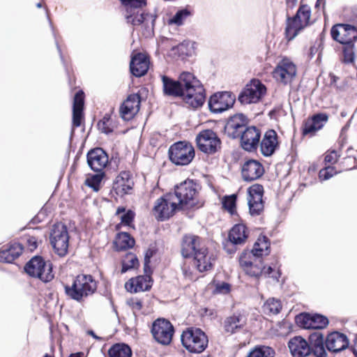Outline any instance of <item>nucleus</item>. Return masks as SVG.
Wrapping results in <instances>:
<instances>
[{
    "mask_svg": "<svg viewBox=\"0 0 357 357\" xmlns=\"http://www.w3.org/2000/svg\"><path fill=\"white\" fill-rule=\"evenodd\" d=\"M248 204L249 212L251 215H259L264 211V202L262 199L264 188L261 185L255 184L248 189Z\"/></svg>",
    "mask_w": 357,
    "mask_h": 357,
    "instance_id": "obj_18",
    "label": "nucleus"
},
{
    "mask_svg": "<svg viewBox=\"0 0 357 357\" xmlns=\"http://www.w3.org/2000/svg\"><path fill=\"white\" fill-rule=\"evenodd\" d=\"M88 334L91 335L93 338L96 340H100V337L97 336L93 331H89Z\"/></svg>",
    "mask_w": 357,
    "mask_h": 357,
    "instance_id": "obj_62",
    "label": "nucleus"
},
{
    "mask_svg": "<svg viewBox=\"0 0 357 357\" xmlns=\"http://www.w3.org/2000/svg\"><path fill=\"white\" fill-rule=\"evenodd\" d=\"M84 354L82 352H77L71 354L68 357H83Z\"/></svg>",
    "mask_w": 357,
    "mask_h": 357,
    "instance_id": "obj_60",
    "label": "nucleus"
},
{
    "mask_svg": "<svg viewBox=\"0 0 357 357\" xmlns=\"http://www.w3.org/2000/svg\"><path fill=\"white\" fill-rule=\"evenodd\" d=\"M318 50H319V47H317V46H315V45H313V46H312V47H310V49L309 56H310V57L311 59L314 56V54H315L316 53H317Z\"/></svg>",
    "mask_w": 357,
    "mask_h": 357,
    "instance_id": "obj_57",
    "label": "nucleus"
},
{
    "mask_svg": "<svg viewBox=\"0 0 357 357\" xmlns=\"http://www.w3.org/2000/svg\"><path fill=\"white\" fill-rule=\"evenodd\" d=\"M139 265L137 257L133 254H128L122 263L121 273H125L131 268Z\"/></svg>",
    "mask_w": 357,
    "mask_h": 357,
    "instance_id": "obj_46",
    "label": "nucleus"
},
{
    "mask_svg": "<svg viewBox=\"0 0 357 357\" xmlns=\"http://www.w3.org/2000/svg\"><path fill=\"white\" fill-rule=\"evenodd\" d=\"M278 134L274 130H267L260 143L261 154L265 157L272 155L278 148Z\"/></svg>",
    "mask_w": 357,
    "mask_h": 357,
    "instance_id": "obj_31",
    "label": "nucleus"
},
{
    "mask_svg": "<svg viewBox=\"0 0 357 357\" xmlns=\"http://www.w3.org/2000/svg\"><path fill=\"white\" fill-rule=\"evenodd\" d=\"M310 354L316 357H326L327 353L324 347V335L320 331H316L309 335Z\"/></svg>",
    "mask_w": 357,
    "mask_h": 357,
    "instance_id": "obj_35",
    "label": "nucleus"
},
{
    "mask_svg": "<svg viewBox=\"0 0 357 357\" xmlns=\"http://www.w3.org/2000/svg\"><path fill=\"white\" fill-rule=\"evenodd\" d=\"M84 105V93L83 91H78L73 99V126L79 127L83 119V109Z\"/></svg>",
    "mask_w": 357,
    "mask_h": 357,
    "instance_id": "obj_36",
    "label": "nucleus"
},
{
    "mask_svg": "<svg viewBox=\"0 0 357 357\" xmlns=\"http://www.w3.org/2000/svg\"><path fill=\"white\" fill-rule=\"evenodd\" d=\"M263 308L266 314H278L282 309V303L279 299L271 298L266 301Z\"/></svg>",
    "mask_w": 357,
    "mask_h": 357,
    "instance_id": "obj_41",
    "label": "nucleus"
},
{
    "mask_svg": "<svg viewBox=\"0 0 357 357\" xmlns=\"http://www.w3.org/2000/svg\"><path fill=\"white\" fill-rule=\"evenodd\" d=\"M266 88L260 81L252 79L239 93L238 100L243 105L258 102L265 95Z\"/></svg>",
    "mask_w": 357,
    "mask_h": 357,
    "instance_id": "obj_14",
    "label": "nucleus"
},
{
    "mask_svg": "<svg viewBox=\"0 0 357 357\" xmlns=\"http://www.w3.org/2000/svg\"><path fill=\"white\" fill-rule=\"evenodd\" d=\"M342 52H343V59L342 61L344 63H353L354 61V43H348V44H342Z\"/></svg>",
    "mask_w": 357,
    "mask_h": 357,
    "instance_id": "obj_47",
    "label": "nucleus"
},
{
    "mask_svg": "<svg viewBox=\"0 0 357 357\" xmlns=\"http://www.w3.org/2000/svg\"><path fill=\"white\" fill-rule=\"evenodd\" d=\"M98 128L100 131L105 134H109L113 132L114 126L109 114H106L103 118L99 121Z\"/></svg>",
    "mask_w": 357,
    "mask_h": 357,
    "instance_id": "obj_43",
    "label": "nucleus"
},
{
    "mask_svg": "<svg viewBox=\"0 0 357 357\" xmlns=\"http://www.w3.org/2000/svg\"><path fill=\"white\" fill-rule=\"evenodd\" d=\"M354 354L355 357H357V351L356 349H354Z\"/></svg>",
    "mask_w": 357,
    "mask_h": 357,
    "instance_id": "obj_64",
    "label": "nucleus"
},
{
    "mask_svg": "<svg viewBox=\"0 0 357 357\" xmlns=\"http://www.w3.org/2000/svg\"><path fill=\"white\" fill-rule=\"evenodd\" d=\"M134 185V181L129 172H121L115 178L113 189L119 196L129 194Z\"/></svg>",
    "mask_w": 357,
    "mask_h": 357,
    "instance_id": "obj_30",
    "label": "nucleus"
},
{
    "mask_svg": "<svg viewBox=\"0 0 357 357\" xmlns=\"http://www.w3.org/2000/svg\"><path fill=\"white\" fill-rule=\"evenodd\" d=\"M50 239L52 248L58 255L63 257L67 254L69 235L67 227L64 224L58 222L52 226Z\"/></svg>",
    "mask_w": 357,
    "mask_h": 357,
    "instance_id": "obj_9",
    "label": "nucleus"
},
{
    "mask_svg": "<svg viewBox=\"0 0 357 357\" xmlns=\"http://www.w3.org/2000/svg\"><path fill=\"white\" fill-rule=\"evenodd\" d=\"M87 163L94 172H100L107 166L109 158L107 153L102 148H96L90 150L86 155Z\"/></svg>",
    "mask_w": 357,
    "mask_h": 357,
    "instance_id": "obj_23",
    "label": "nucleus"
},
{
    "mask_svg": "<svg viewBox=\"0 0 357 357\" xmlns=\"http://www.w3.org/2000/svg\"><path fill=\"white\" fill-rule=\"evenodd\" d=\"M28 243L29 245V247H30L31 250L36 249V247H37L36 241L35 238H33V237L29 238Z\"/></svg>",
    "mask_w": 357,
    "mask_h": 357,
    "instance_id": "obj_56",
    "label": "nucleus"
},
{
    "mask_svg": "<svg viewBox=\"0 0 357 357\" xmlns=\"http://www.w3.org/2000/svg\"><path fill=\"white\" fill-rule=\"evenodd\" d=\"M56 45L57 50H58V52L59 53L60 58H61L62 62H64L63 57V55H62V53H61V50L60 46L59 45V43H58L57 41H56Z\"/></svg>",
    "mask_w": 357,
    "mask_h": 357,
    "instance_id": "obj_59",
    "label": "nucleus"
},
{
    "mask_svg": "<svg viewBox=\"0 0 357 357\" xmlns=\"http://www.w3.org/2000/svg\"><path fill=\"white\" fill-rule=\"evenodd\" d=\"M178 210L181 209L172 192H169L155 201L153 211L158 220L163 221L172 216Z\"/></svg>",
    "mask_w": 357,
    "mask_h": 357,
    "instance_id": "obj_11",
    "label": "nucleus"
},
{
    "mask_svg": "<svg viewBox=\"0 0 357 357\" xmlns=\"http://www.w3.org/2000/svg\"><path fill=\"white\" fill-rule=\"evenodd\" d=\"M325 344L328 351L338 353L346 349L349 342L344 334L335 331L328 335Z\"/></svg>",
    "mask_w": 357,
    "mask_h": 357,
    "instance_id": "obj_26",
    "label": "nucleus"
},
{
    "mask_svg": "<svg viewBox=\"0 0 357 357\" xmlns=\"http://www.w3.org/2000/svg\"><path fill=\"white\" fill-rule=\"evenodd\" d=\"M151 273V271L150 270V272L144 275H139L135 278H131L126 284V289L134 293L149 290L153 282L150 276Z\"/></svg>",
    "mask_w": 357,
    "mask_h": 357,
    "instance_id": "obj_33",
    "label": "nucleus"
},
{
    "mask_svg": "<svg viewBox=\"0 0 357 357\" xmlns=\"http://www.w3.org/2000/svg\"><path fill=\"white\" fill-rule=\"evenodd\" d=\"M23 251L22 245L19 243L10 244L7 248L0 250V261L13 263Z\"/></svg>",
    "mask_w": 357,
    "mask_h": 357,
    "instance_id": "obj_38",
    "label": "nucleus"
},
{
    "mask_svg": "<svg viewBox=\"0 0 357 357\" xmlns=\"http://www.w3.org/2000/svg\"><path fill=\"white\" fill-rule=\"evenodd\" d=\"M125 9L124 17L128 24L134 26L142 25L145 35L151 36L153 32L156 16L144 13L142 7L146 4V0H119Z\"/></svg>",
    "mask_w": 357,
    "mask_h": 357,
    "instance_id": "obj_3",
    "label": "nucleus"
},
{
    "mask_svg": "<svg viewBox=\"0 0 357 357\" xmlns=\"http://www.w3.org/2000/svg\"><path fill=\"white\" fill-rule=\"evenodd\" d=\"M151 332L157 342L162 345H169L172 340L174 328L167 319L158 318L153 322Z\"/></svg>",
    "mask_w": 357,
    "mask_h": 357,
    "instance_id": "obj_12",
    "label": "nucleus"
},
{
    "mask_svg": "<svg viewBox=\"0 0 357 357\" xmlns=\"http://www.w3.org/2000/svg\"><path fill=\"white\" fill-rule=\"evenodd\" d=\"M245 324L246 319L243 315L234 314L225 319L224 329L226 333L234 334L242 329Z\"/></svg>",
    "mask_w": 357,
    "mask_h": 357,
    "instance_id": "obj_37",
    "label": "nucleus"
},
{
    "mask_svg": "<svg viewBox=\"0 0 357 357\" xmlns=\"http://www.w3.org/2000/svg\"><path fill=\"white\" fill-rule=\"evenodd\" d=\"M337 172L332 166H328L321 169L319 172V178L320 180L325 181L331 178Z\"/></svg>",
    "mask_w": 357,
    "mask_h": 357,
    "instance_id": "obj_51",
    "label": "nucleus"
},
{
    "mask_svg": "<svg viewBox=\"0 0 357 357\" xmlns=\"http://www.w3.org/2000/svg\"><path fill=\"white\" fill-rule=\"evenodd\" d=\"M236 101V96L229 91L218 92L208 100V107L213 113H222L231 108Z\"/></svg>",
    "mask_w": 357,
    "mask_h": 357,
    "instance_id": "obj_15",
    "label": "nucleus"
},
{
    "mask_svg": "<svg viewBox=\"0 0 357 357\" xmlns=\"http://www.w3.org/2000/svg\"><path fill=\"white\" fill-rule=\"evenodd\" d=\"M181 340L183 346L190 353L199 354L205 350L208 345V337L198 328H188L183 331Z\"/></svg>",
    "mask_w": 357,
    "mask_h": 357,
    "instance_id": "obj_6",
    "label": "nucleus"
},
{
    "mask_svg": "<svg viewBox=\"0 0 357 357\" xmlns=\"http://www.w3.org/2000/svg\"><path fill=\"white\" fill-rule=\"evenodd\" d=\"M262 268H263V273L262 275H264L265 277L271 278L276 281H278L280 277V273L279 271H275L274 267H272L271 266H268L266 267L262 263Z\"/></svg>",
    "mask_w": 357,
    "mask_h": 357,
    "instance_id": "obj_50",
    "label": "nucleus"
},
{
    "mask_svg": "<svg viewBox=\"0 0 357 357\" xmlns=\"http://www.w3.org/2000/svg\"><path fill=\"white\" fill-rule=\"evenodd\" d=\"M164 94L172 97H183L193 108L202 107L205 102V90L200 81L189 72H183L177 80L161 75Z\"/></svg>",
    "mask_w": 357,
    "mask_h": 357,
    "instance_id": "obj_1",
    "label": "nucleus"
},
{
    "mask_svg": "<svg viewBox=\"0 0 357 357\" xmlns=\"http://www.w3.org/2000/svg\"><path fill=\"white\" fill-rule=\"evenodd\" d=\"M150 61L148 56L143 53H137L134 54L130 63V70L131 73L137 77L144 76L148 72Z\"/></svg>",
    "mask_w": 357,
    "mask_h": 357,
    "instance_id": "obj_28",
    "label": "nucleus"
},
{
    "mask_svg": "<svg viewBox=\"0 0 357 357\" xmlns=\"http://www.w3.org/2000/svg\"><path fill=\"white\" fill-rule=\"evenodd\" d=\"M204 246L199 236L185 235L182 240L181 254L184 258L192 257L198 252V250Z\"/></svg>",
    "mask_w": 357,
    "mask_h": 357,
    "instance_id": "obj_29",
    "label": "nucleus"
},
{
    "mask_svg": "<svg viewBox=\"0 0 357 357\" xmlns=\"http://www.w3.org/2000/svg\"><path fill=\"white\" fill-rule=\"evenodd\" d=\"M123 213H126V208L124 207H119L116 210V214L119 215Z\"/></svg>",
    "mask_w": 357,
    "mask_h": 357,
    "instance_id": "obj_61",
    "label": "nucleus"
},
{
    "mask_svg": "<svg viewBox=\"0 0 357 357\" xmlns=\"http://www.w3.org/2000/svg\"><path fill=\"white\" fill-rule=\"evenodd\" d=\"M270 241L265 236H260L251 250H245L239 257V264L245 273L250 277L259 278L262 275V259L270 253Z\"/></svg>",
    "mask_w": 357,
    "mask_h": 357,
    "instance_id": "obj_2",
    "label": "nucleus"
},
{
    "mask_svg": "<svg viewBox=\"0 0 357 357\" xmlns=\"http://www.w3.org/2000/svg\"><path fill=\"white\" fill-rule=\"evenodd\" d=\"M66 295L70 299L81 302L92 295L97 289L96 282L91 275H78L71 286L63 284Z\"/></svg>",
    "mask_w": 357,
    "mask_h": 357,
    "instance_id": "obj_4",
    "label": "nucleus"
},
{
    "mask_svg": "<svg viewBox=\"0 0 357 357\" xmlns=\"http://www.w3.org/2000/svg\"><path fill=\"white\" fill-rule=\"evenodd\" d=\"M198 149L203 153L212 155L221 149V140L212 130H204L196 137Z\"/></svg>",
    "mask_w": 357,
    "mask_h": 357,
    "instance_id": "obj_13",
    "label": "nucleus"
},
{
    "mask_svg": "<svg viewBox=\"0 0 357 357\" xmlns=\"http://www.w3.org/2000/svg\"><path fill=\"white\" fill-rule=\"evenodd\" d=\"M134 218H135V213L131 210H128L121 215V223L129 226L133 221Z\"/></svg>",
    "mask_w": 357,
    "mask_h": 357,
    "instance_id": "obj_53",
    "label": "nucleus"
},
{
    "mask_svg": "<svg viewBox=\"0 0 357 357\" xmlns=\"http://www.w3.org/2000/svg\"><path fill=\"white\" fill-rule=\"evenodd\" d=\"M230 291V285L227 282H222L215 286V292L219 294H227Z\"/></svg>",
    "mask_w": 357,
    "mask_h": 357,
    "instance_id": "obj_55",
    "label": "nucleus"
},
{
    "mask_svg": "<svg viewBox=\"0 0 357 357\" xmlns=\"http://www.w3.org/2000/svg\"><path fill=\"white\" fill-rule=\"evenodd\" d=\"M310 15V8L307 5H302L294 17H287L285 34L288 40H293L300 31L308 25Z\"/></svg>",
    "mask_w": 357,
    "mask_h": 357,
    "instance_id": "obj_7",
    "label": "nucleus"
},
{
    "mask_svg": "<svg viewBox=\"0 0 357 357\" xmlns=\"http://www.w3.org/2000/svg\"><path fill=\"white\" fill-rule=\"evenodd\" d=\"M126 303L132 308L135 314L139 312L143 307L142 301L137 297L128 299Z\"/></svg>",
    "mask_w": 357,
    "mask_h": 357,
    "instance_id": "obj_52",
    "label": "nucleus"
},
{
    "mask_svg": "<svg viewBox=\"0 0 357 357\" xmlns=\"http://www.w3.org/2000/svg\"><path fill=\"white\" fill-rule=\"evenodd\" d=\"M157 252V249L154 245H151L149 248L146 250L144 255V270L145 273H148L150 272L151 267L149 264L151 262V259L153 257Z\"/></svg>",
    "mask_w": 357,
    "mask_h": 357,
    "instance_id": "obj_49",
    "label": "nucleus"
},
{
    "mask_svg": "<svg viewBox=\"0 0 357 357\" xmlns=\"http://www.w3.org/2000/svg\"><path fill=\"white\" fill-rule=\"evenodd\" d=\"M135 239L127 232L118 234L115 241L116 248L119 250H125L135 245Z\"/></svg>",
    "mask_w": 357,
    "mask_h": 357,
    "instance_id": "obj_40",
    "label": "nucleus"
},
{
    "mask_svg": "<svg viewBox=\"0 0 357 357\" xmlns=\"http://www.w3.org/2000/svg\"><path fill=\"white\" fill-rule=\"evenodd\" d=\"M296 74V66L287 59H282L273 72V77L285 84L291 82Z\"/></svg>",
    "mask_w": 357,
    "mask_h": 357,
    "instance_id": "obj_20",
    "label": "nucleus"
},
{
    "mask_svg": "<svg viewBox=\"0 0 357 357\" xmlns=\"http://www.w3.org/2000/svg\"><path fill=\"white\" fill-rule=\"evenodd\" d=\"M190 15V12L188 8H183L178 10L176 14L169 20V24L181 26L184 20Z\"/></svg>",
    "mask_w": 357,
    "mask_h": 357,
    "instance_id": "obj_44",
    "label": "nucleus"
},
{
    "mask_svg": "<svg viewBox=\"0 0 357 357\" xmlns=\"http://www.w3.org/2000/svg\"><path fill=\"white\" fill-rule=\"evenodd\" d=\"M286 2L288 6L293 7L296 4L297 0H286Z\"/></svg>",
    "mask_w": 357,
    "mask_h": 357,
    "instance_id": "obj_58",
    "label": "nucleus"
},
{
    "mask_svg": "<svg viewBox=\"0 0 357 357\" xmlns=\"http://www.w3.org/2000/svg\"><path fill=\"white\" fill-rule=\"evenodd\" d=\"M248 237V228L243 224L235 225L228 234L229 241L225 244V250L230 255L234 254L236 249V245L245 243Z\"/></svg>",
    "mask_w": 357,
    "mask_h": 357,
    "instance_id": "obj_17",
    "label": "nucleus"
},
{
    "mask_svg": "<svg viewBox=\"0 0 357 357\" xmlns=\"http://www.w3.org/2000/svg\"><path fill=\"white\" fill-rule=\"evenodd\" d=\"M288 347L293 357H306L310 354L309 343L301 336L291 338Z\"/></svg>",
    "mask_w": 357,
    "mask_h": 357,
    "instance_id": "obj_34",
    "label": "nucleus"
},
{
    "mask_svg": "<svg viewBox=\"0 0 357 357\" xmlns=\"http://www.w3.org/2000/svg\"><path fill=\"white\" fill-rule=\"evenodd\" d=\"M248 119L243 114H236L227 121L225 129L227 135L232 139L238 138L248 128Z\"/></svg>",
    "mask_w": 357,
    "mask_h": 357,
    "instance_id": "obj_21",
    "label": "nucleus"
},
{
    "mask_svg": "<svg viewBox=\"0 0 357 357\" xmlns=\"http://www.w3.org/2000/svg\"><path fill=\"white\" fill-rule=\"evenodd\" d=\"M296 322L304 328L319 331L328 326V319L319 314L301 313L296 317Z\"/></svg>",
    "mask_w": 357,
    "mask_h": 357,
    "instance_id": "obj_19",
    "label": "nucleus"
},
{
    "mask_svg": "<svg viewBox=\"0 0 357 357\" xmlns=\"http://www.w3.org/2000/svg\"><path fill=\"white\" fill-rule=\"evenodd\" d=\"M43 5L40 2L36 3V7L38 8H42Z\"/></svg>",
    "mask_w": 357,
    "mask_h": 357,
    "instance_id": "obj_63",
    "label": "nucleus"
},
{
    "mask_svg": "<svg viewBox=\"0 0 357 357\" xmlns=\"http://www.w3.org/2000/svg\"><path fill=\"white\" fill-rule=\"evenodd\" d=\"M140 96L137 93L130 95L120 107L121 116L129 121L139 112L140 107Z\"/></svg>",
    "mask_w": 357,
    "mask_h": 357,
    "instance_id": "obj_27",
    "label": "nucleus"
},
{
    "mask_svg": "<svg viewBox=\"0 0 357 357\" xmlns=\"http://www.w3.org/2000/svg\"><path fill=\"white\" fill-rule=\"evenodd\" d=\"M261 132L255 126L248 127L241 136V147L247 151L252 152L257 150L259 145Z\"/></svg>",
    "mask_w": 357,
    "mask_h": 357,
    "instance_id": "obj_22",
    "label": "nucleus"
},
{
    "mask_svg": "<svg viewBox=\"0 0 357 357\" xmlns=\"http://www.w3.org/2000/svg\"><path fill=\"white\" fill-rule=\"evenodd\" d=\"M264 173L263 165L256 160L250 159L244 162L241 169L242 178L245 181L259 178Z\"/></svg>",
    "mask_w": 357,
    "mask_h": 357,
    "instance_id": "obj_25",
    "label": "nucleus"
},
{
    "mask_svg": "<svg viewBox=\"0 0 357 357\" xmlns=\"http://www.w3.org/2000/svg\"><path fill=\"white\" fill-rule=\"evenodd\" d=\"M105 174L102 171L98 172L96 174H93L89 176L86 180V183L88 186L93 188L96 192L99 190L100 184Z\"/></svg>",
    "mask_w": 357,
    "mask_h": 357,
    "instance_id": "obj_45",
    "label": "nucleus"
},
{
    "mask_svg": "<svg viewBox=\"0 0 357 357\" xmlns=\"http://www.w3.org/2000/svg\"><path fill=\"white\" fill-rule=\"evenodd\" d=\"M236 196L231 195L224 197L222 199V206L231 214H234L236 209Z\"/></svg>",
    "mask_w": 357,
    "mask_h": 357,
    "instance_id": "obj_48",
    "label": "nucleus"
},
{
    "mask_svg": "<svg viewBox=\"0 0 357 357\" xmlns=\"http://www.w3.org/2000/svg\"><path fill=\"white\" fill-rule=\"evenodd\" d=\"M274 350L265 346L255 347L246 357H274Z\"/></svg>",
    "mask_w": 357,
    "mask_h": 357,
    "instance_id": "obj_42",
    "label": "nucleus"
},
{
    "mask_svg": "<svg viewBox=\"0 0 357 357\" xmlns=\"http://www.w3.org/2000/svg\"><path fill=\"white\" fill-rule=\"evenodd\" d=\"M109 357H131L130 347L124 343L114 344L108 351Z\"/></svg>",
    "mask_w": 357,
    "mask_h": 357,
    "instance_id": "obj_39",
    "label": "nucleus"
},
{
    "mask_svg": "<svg viewBox=\"0 0 357 357\" xmlns=\"http://www.w3.org/2000/svg\"><path fill=\"white\" fill-rule=\"evenodd\" d=\"M328 116L326 113H318L307 119L303 125L302 133L303 135L312 136L321 130L326 123Z\"/></svg>",
    "mask_w": 357,
    "mask_h": 357,
    "instance_id": "obj_24",
    "label": "nucleus"
},
{
    "mask_svg": "<svg viewBox=\"0 0 357 357\" xmlns=\"http://www.w3.org/2000/svg\"><path fill=\"white\" fill-rule=\"evenodd\" d=\"M194 265L199 272L206 271L213 266L215 258L213 254L208 252L205 245L199 248L198 252L193 256Z\"/></svg>",
    "mask_w": 357,
    "mask_h": 357,
    "instance_id": "obj_32",
    "label": "nucleus"
},
{
    "mask_svg": "<svg viewBox=\"0 0 357 357\" xmlns=\"http://www.w3.org/2000/svg\"><path fill=\"white\" fill-rule=\"evenodd\" d=\"M338 160V156L335 151H332L325 155V163L335 164Z\"/></svg>",
    "mask_w": 357,
    "mask_h": 357,
    "instance_id": "obj_54",
    "label": "nucleus"
},
{
    "mask_svg": "<svg viewBox=\"0 0 357 357\" xmlns=\"http://www.w3.org/2000/svg\"><path fill=\"white\" fill-rule=\"evenodd\" d=\"M199 185L193 180L187 179L174 187L172 192L180 209L192 208L197 205Z\"/></svg>",
    "mask_w": 357,
    "mask_h": 357,
    "instance_id": "obj_5",
    "label": "nucleus"
},
{
    "mask_svg": "<svg viewBox=\"0 0 357 357\" xmlns=\"http://www.w3.org/2000/svg\"><path fill=\"white\" fill-rule=\"evenodd\" d=\"M332 38L341 43H354L357 39V28L348 24H338L331 29Z\"/></svg>",
    "mask_w": 357,
    "mask_h": 357,
    "instance_id": "obj_16",
    "label": "nucleus"
},
{
    "mask_svg": "<svg viewBox=\"0 0 357 357\" xmlns=\"http://www.w3.org/2000/svg\"><path fill=\"white\" fill-rule=\"evenodd\" d=\"M24 269L29 275L39 278L44 282H48L54 278L52 263L45 261L40 256L32 257L26 264Z\"/></svg>",
    "mask_w": 357,
    "mask_h": 357,
    "instance_id": "obj_8",
    "label": "nucleus"
},
{
    "mask_svg": "<svg viewBox=\"0 0 357 357\" xmlns=\"http://www.w3.org/2000/svg\"><path fill=\"white\" fill-rule=\"evenodd\" d=\"M169 160L176 165H187L195 157L193 146L186 142H178L169 149Z\"/></svg>",
    "mask_w": 357,
    "mask_h": 357,
    "instance_id": "obj_10",
    "label": "nucleus"
}]
</instances>
